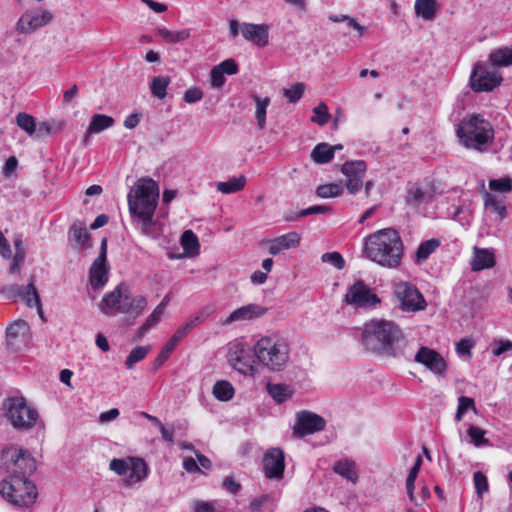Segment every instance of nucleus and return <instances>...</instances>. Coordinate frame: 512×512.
<instances>
[{
    "label": "nucleus",
    "mask_w": 512,
    "mask_h": 512,
    "mask_svg": "<svg viewBox=\"0 0 512 512\" xmlns=\"http://www.w3.org/2000/svg\"><path fill=\"white\" fill-rule=\"evenodd\" d=\"M155 33L162 37L167 43L177 44L182 43L190 37V29H183L180 31H170L166 28H157Z\"/></svg>",
    "instance_id": "obj_32"
},
{
    "label": "nucleus",
    "mask_w": 512,
    "mask_h": 512,
    "mask_svg": "<svg viewBox=\"0 0 512 512\" xmlns=\"http://www.w3.org/2000/svg\"><path fill=\"white\" fill-rule=\"evenodd\" d=\"M204 312L190 318L184 324H182L172 335L169 341L162 348L161 352L155 360L156 368L162 366L164 362L169 358L172 351L175 349L178 342H180L186 335H188L199 323L205 319Z\"/></svg>",
    "instance_id": "obj_14"
},
{
    "label": "nucleus",
    "mask_w": 512,
    "mask_h": 512,
    "mask_svg": "<svg viewBox=\"0 0 512 512\" xmlns=\"http://www.w3.org/2000/svg\"><path fill=\"white\" fill-rule=\"evenodd\" d=\"M495 265L494 254L485 248L474 247V256L471 260L473 271H481L492 268Z\"/></svg>",
    "instance_id": "obj_26"
},
{
    "label": "nucleus",
    "mask_w": 512,
    "mask_h": 512,
    "mask_svg": "<svg viewBox=\"0 0 512 512\" xmlns=\"http://www.w3.org/2000/svg\"><path fill=\"white\" fill-rule=\"evenodd\" d=\"M31 338L30 325L25 320H15L6 328V345L13 352H19L27 348Z\"/></svg>",
    "instance_id": "obj_13"
},
{
    "label": "nucleus",
    "mask_w": 512,
    "mask_h": 512,
    "mask_svg": "<svg viewBox=\"0 0 512 512\" xmlns=\"http://www.w3.org/2000/svg\"><path fill=\"white\" fill-rule=\"evenodd\" d=\"M470 409L473 410L475 413L477 412L474 399L467 396H460L458 398V408L455 415L456 421H461L463 415Z\"/></svg>",
    "instance_id": "obj_49"
},
{
    "label": "nucleus",
    "mask_w": 512,
    "mask_h": 512,
    "mask_svg": "<svg viewBox=\"0 0 512 512\" xmlns=\"http://www.w3.org/2000/svg\"><path fill=\"white\" fill-rule=\"evenodd\" d=\"M170 83L168 76H157L152 79L150 89L153 96L163 99L167 95V87Z\"/></svg>",
    "instance_id": "obj_45"
},
{
    "label": "nucleus",
    "mask_w": 512,
    "mask_h": 512,
    "mask_svg": "<svg viewBox=\"0 0 512 512\" xmlns=\"http://www.w3.org/2000/svg\"><path fill=\"white\" fill-rule=\"evenodd\" d=\"M129 461L130 475L127 478V483L131 485L144 480L148 475L147 463L142 458L138 457H129Z\"/></svg>",
    "instance_id": "obj_28"
},
{
    "label": "nucleus",
    "mask_w": 512,
    "mask_h": 512,
    "mask_svg": "<svg viewBox=\"0 0 512 512\" xmlns=\"http://www.w3.org/2000/svg\"><path fill=\"white\" fill-rule=\"evenodd\" d=\"M263 471L266 478L282 479L285 469L284 452L280 448H270L262 460Z\"/></svg>",
    "instance_id": "obj_20"
},
{
    "label": "nucleus",
    "mask_w": 512,
    "mask_h": 512,
    "mask_svg": "<svg viewBox=\"0 0 512 512\" xmlns=\"http://www.w3.org/2000/svg\"><path fill=\"white\" fill-rule=\"evenodd\" d=\"M150 351L149 346H137L131 350L126 358L125 365L127 369L133 368V366L139 361L143 360L148 352Z\"/></svg>",
    "instance_id": "obj_48"
},
{
    "label": "nucleus",
    "mask_w": 512,
    "mask_h": 512,
    "mask_svg": "<svg viewBox=\"0 0 512 512\" xmlns=\"http://www.w3.org/2000/svg\"><path fill=\"white\" fill-rule=\"evenodd\" d=\"M473 481L477 495L482 497V495L487 492L489 488L486 475L481 471H477L473 475Z\"/></svg>",
    "instance_id": "obj_55"
},
{
    "label": "nucleus",
    "mask_w": 512,
    "mask_h": 512,
    "mask_svg": "<svg viewBox=\"0 0 512 512\" xmlns=\"http://www.w3.org/2000/svg\"><path fill=\"white\" fill-rule=\"evenodd\" d=\"M343 186L341 183H329L320 185L316 189V195L320 198H331L341 195Z\"/></svg>",
    "instance_id": "obj_47"
},
{
    "label": "nucleus",
    "mask_w": 512,
    "mask_h": 512,
    "mask_svg": "<svg viewBox=\"0 0 512 512\" xmlns=\"http://www.w3.org/2000/svg\"><path fill=\"white\" fill-rule=\"evenodd\" d=\"M107 238H103L100 253L89 269V282L94 290L102 288L108 281Z\"/></svg>",
    "instance_id": "obj_16"
},
{
    "label": "nucleus",
    "mask_w": 512,
    "mask_h": 512,
    "mask_svg": "<svg viewBox=\"0 0 512 512\" xmlns=\"http://www.w3.org/2000/svg\"><path fill=\"white\" fill-rule=\"evenodd\" d=\"M16 124L29 136L35 138H42L51 135L60 131L64 127L63 121H43L37 123L32 115L25 112H20L16 115Z\"/></svg>",
    "instance_id": "obj_11"
},
{
    "label": "nucleus",
    "mask_w": 512,
    "mask_h": 512,
    "mask_svg": "<svg viewBox=\"0 0 512 512\" xmlns=\"http://www.w3.org/2000/svg\"><path fill=\"white\" fill-rule=\"evenodd\" d=\"M212 393L220 401H229L234 396V388L229 381L219 380L214 384Z\"/></svg>",
    "instance_id": "obj_39"
},
{
    "label": "nucleus",
    "mask_w": 512,
    "mask_h": 512,
    "mask_svg": "<svg viewBox=\"0 0 512 512\" xmlns=\"http://www.w3.org/2000/svg\"><path fill=\"white\" fill-rule=\"evenodd\" d=\"M326 421L320 415L303 410L297 413L293 433L297 437L314 434L325 429Z\"/></svg>",
    "instance_id": "obj_17"
},
{
    "label": "nucleus",
    "mask_w": 512,
    "mask_h": 512,
    "mask_svg": "<svg viewBox=\"0 0 512 512\" xmlns=\"http://www.w3.org/2000/svg\"><path fill=\"white\" fill-rule=\"evenodd\" d=\"M393 297L403 312H418L426 308L427 302L418 288L405 281L394 284Z\"/></svg>",
    "instance_id": "obj_10"
},
{
    "label": "nucleus",
    "mask_w": 512,
    "mask_h": 512,
    "mask_svg": "<svg viewBox=\"0 0 512 512\" xmlns=\"http://www.w3.org/2000/svg\"><path fill=\"white\" fill-rule=\"evenodd\" d=\"M181 245L187 254L191 256L199 254V240L191 230L183 232L181 236Z\"/></svg>",
    "instance_id": "obj_41"
},
{
    "label": "nucleus",
    "mask_w": 512,
    "mask_h": 512,
    "mask_svg": "<svg viewBox=\"0 0 512 512\" xmlns=\"http://www.w3.org/2000/svg\"><path fill=\"white\" fill-rule=\"evenodd\" d=\"M269 253L278 255L284 250L296 248L300 244V235L296 232H289L269 241Z\"/></svg>",
    "instance_id": "obj_24"
},
{
    "label": "nucleus",
    "mask_w": 512,
    "mask_h": 512,
    "mask_svg": "<svg viewBox=\"0 0 512 512\" xmlns=\"http://www.w3.org/2000/svg\"><path fill=\"white\" fill-rule=\"evenodd\" d=\"M68 238L71 242H75V245L79 249L89 248L91 245L90 234L85 227L74 223L71 225L68 233Z\"/></svg>",
    "instance_id": "obj_29"
},
{
    "label": "nucleus",
    "mask_w": 512,
    "mask_h": 512,
    "mask_svg": "<svg viewBox=\"0 0 512 512\" xmlns=\"http://www.w3.org/2000/svg\"><path fill=\"white\" fill-rule=\"evenodd\" d=\"M440 245L437 239H430L422 242L416 251V258L418 263L424 262Z\"/></svg>",
    "instance_id": "obj_44"
},
{
    "label": "nucleus",
    "mask_w": 512,
    "mask_h": 512,
    "mask_svg": "<svg viewBox=\"0 0 512 512\" xmlns=\"http://www.w3.org/2000/svg\"><path fill=\"white\" fill-rule=\"evenodd\" d=\"M484 205L486 208L491 209L497 213L500 220H503L507 215L506 205L503 199H499L489 192L484 194Z\"/></svg>",
    "instance_id": "obj_36"
},
{
    "label": "nucleus",
    "mask_w": 512,
    "mask_h": 512,
    "mask_svg": "<svg viewBox=\"0 0 512 512\" xmlns=\"http://www.w3.org/2000/svg\"><path fill=\"white\" fill-rule=\"evenodd\" d=\"M501 81L502 76L498 71L490 69L480 63L474 65L470 76V86L475 92L492 91L495 87L500 85Z\"/></svg>",
    "instance_id": "obj_12"
},
{
    "label": "nucleus",
    "mask_w": 512,
    "mask_h": 512,
    "mask_svg": "<svg viewBox=\"0 0 512 512\" xmlns=\"http://www.w3.org/2000/svg\"><path fill=\"white\" fill-rule=\"evenodd\" d=\"M1 458L9 474L8 477L28 478L37 468L33 456L22 449H5L2 451Z\"/></svg>",
    "instance_id": "obj_9"
},
{
    "label": "nucleus",
    "mask_w": 512,
    "mask_h": 512,
    "mask_svg": "<svg viewBox=\"0 0 512 512\" xmlns=\"http://www.w3.org/2000/svg\"><path fill=\"white\" fill-rule=\"evenodd\" d=\"M53 15L48 10L36 9L24 12L16 23V31L20 34H30L49 24Z\"/></svg>",
    "instance_id": "obj_15"
},
{
    "label": "nucleus",
    "mask_w": 512,
    "mask_h": 512,
    "mask_svg": "<svg viewBox=\"0 0 512 512\" xmlns=\"http://www.w3.org/2000/svg\"><path fill=\"white\" fill-rule=\"evenodd\" d=\"M333 471L353 483L358 480V474L355 469V462L352 460L343 459L335 462L333 465Z\"/></svg>",
    "instance_id": "obj_31"
},
{
    "label": "nucleus",
    "mask_w": 512,
    "mask_h": 512,
    "mask_svg": "<svg viewBox=\"0 0 512 512\" xmlns=\"http://www.w3.org/2000/svg\"><path fill=\"white\" fill-rule=\"evenodd\" d=\"M489 61L494 66L506 67L512 65V48L502 47L492 51Z\"/></svg>",
    "instance_id": "obj_34"
},
{
    "label": "nucleus",
    "mask_w": 512,
    "mask_h": 512,
    "mask_svg": "<svg viewBox=\"0 0 512 512\" xmlns=\"http://www.w3.org/2000/svg\"><path fill=\"white\" fill-rule=\"evenodd\" d=\"M20 298L25 301L28 307H37L40 317L44 319L40 296L33 280L26 287L23 286V294L20 295Z\"/></svg>",
    "instance_id": "obj_30"
},
{
    "label": "nucleus",
    "mask_w": 512,
    "mask_h": 512,
    "mask_svg": "<svg viewBox=\"0 0 512 512\" xmlns=\"http://www.w3.org/2000/svg\"><path fill=\"white\" fill-rule=\"evenodd\" d=\"M114 124V119L104 114H95L92 116L88 126V134L99 133Z\"/></svg>",
    "instance_id": "obj_38"
},
{
    "label": "nucleus",
    "mask_w": 512,
    "mask_h": 512,
    "mask_svg": "<svg viewBox=\"0 0 512 512\" xmlns=\"http://www.w3.org/2000/svg\"><path fill=\"white\" fill-rule=\"evenodd\" d=\"M495 343L498 346L495 349H493V355L494 356H500L503 353L512 350V341H510V340L500 339L498 341H495Z\"/></svg>",
    "instance_id": "obj_62"
},
{
    "label": "nucleus",
    "mask_w": 512,
    "mask_h": 512,
    "mask_svg": "<svg viewBox=\"0 0 512 512\" xmlns=\"http://www.w3.org/2000/svg\"><path fill=\"white\" fill-rule=\"evenodd\" d=\"M311 158L318 164L330 162L334 158L332 146L328 143L317 144L311 152Z\"/></svg>",
    "instance_id": "obj_35"
},
{
    "label": "nucleus",
    "mask_w": 512,
    "mask_h": 512,
    "mask_svg": "<svg viewBox=\"0 0 512 512\" xmlns=\"http://www.w3.org/2000/svg\"><path fill=\"white\" fill-rule=\"evenodd\" d=\"M217 66L227 75H234L238 72V65L234 59H226Z\"/></svg>",
    "instance_id": "obj_60"
},
{
    "label": "nucleus",
    "mask_w": 512,
    "mask_h": 512,
    "mask_svg": "<svg viewBox=\"0 0 512 512\" xmlns=\"http://www.w3.org/2000/svg\"><path fill=\"white\" fill-rule=\"evenodd\" d=\"M164 311L161 307H157L153 310L147 320L143 323V325L138 329L136 334V339H141L151 328H153L161 319Z\"/></svg>",
    "instance_id": "obj_42"
},
{
    "label": "nucleus",
    "mask_w": 512,
    "mask_h": 512,
    "mask_svg": "<svg viewBox=\"0 0 512 512\" xmlns=\"http://www.w3.org/2000/svg\"><path fill=\"white\" fill-rule=\"evenodd\" d=\"M0 255L5 259H10L12 257V251L9 242L0 231Z\"/></svg>",
    "instance_id": "obj_63"
},
{
    "label": "nucleus",
    "mask_w": 512,
    "mask_h": 512,
    "mask_svg": "<svg viewBox=\"0 0 512 512\" xmlns=\"http://www.w3.org/2000/svg\"><path fill=\"white\" fill-rule=\"evenodd\" d=\"M345 301L356 307H371L380 303L379 297L362 280H357L349 287Z\"/></svg>",
    "instance_id": "obj_18"
},
{
    "label": "nucleus",
    "mask_w": 512,
    "mask_h": 512,
    "mask_svg": "<svg viewBox=\"0 0 512 512\" xmlns=\"http://www.w3.org/2000/svg\"><path fill=\"white\" fill-rule=\"evenodd\" d=\"M109 468L119 476L125 475L130 468L129 457L112 459Z\"/></svg>",
    "instance_id": "obj_50"
},
{
    "label": "nucleus",
    "mask_w": 512,
    "mask_h": 512,
    "mask_svg": "<svg viewBox=\"0 0 512 512\" xmlns=\"http://www.w3.org/2000/svg\"><path fill=\"white\" fill-rule=\"evenodd\" d=\"M414 361L424 365L435 374H442L447 368L444 358L438 352L424 346L420 347Z\"/></svg>",
    "instance_id": "obj_22"
},
{
    "label": "nucleus",
    "mask_w": 512,
    "mask_h": 512,
    "mask_svg": "<svg viewBox=\"0 0 512 512\" xmlns=\"http://www.w3.org/2000/svg\"><path fill=\"white\" fill-rule=\"evenodd\" d=\"M474 343L470 339H461L456 345V351L460 355H468L471 357V349Z\"/></svg>",
    "instance_id": "obj_61"
},
{
    "label": "nucleus",
    "mask_w": 512,
    "mask_h": 512,
    "mask_svg": "<svg viewBox=\"0 0 512 512\" xmlns=\"http://www.w3.org/2000/svg\"><path fill=\"white\" fill-rule=\"evenodd\" d=\"M269 495L265 494L258 498H255L250 503V509L252 512L261 511L262 507L269 501Z\"/></svg>",
    "instance_id": "obj_64"
},
{
    "label": "nucleus",
    "mask_w": 512,
    "mask_h": 512,
    "mask_svg": "<svg viewBox=\"0 0 512 512\" xmlns=\"http://www.w3.org/2000/svg\"><path fill=\"white\" fill-rule=\"evenodd\" d=\"M257 361L271 372L283 371L290 360L288 341L276 334L262 336L253 346Z\"/></svg>",
    "instance_id": "obj_4"
},
{
    "label": "nucleus",
    "mask_w": 512,
    "mask_h": 512,
    "mask_svg": "<svg viewBox=\"0 0 512 512\" xmlns=\"http://www.w3.org/2000/svg\"><path fill=\"white\" fill-rule=\"evenodd\" d=\"M229 361L240 373L253 375L255 360L249 355L247 350L239 349L235 352V357L231 356Z\"/></svg>",
    "instance_id": "obj_25"
},
{
    "label": "nucleus",
    "mask_w": 512,
    "mask_h": 512,
    "mask_svg": "<svg viewBox=\"0 0 512 512\" xmlns=\"http://www.w3.org/2000/svg\"><path fill=\"white\" fill-rule=\"evenodd\" d=\"M225 81V73H223V71L218 68L217 65L214 66L210 72V82L212 87L219 89L225 84Z\"/></svg>",
    "instance_id": "obj_57"
},
{
    "label": "nucleus",
    "mask_w": 512,
    "mask_h": 512,
    "mask_svg": "<svg viewBox=\"0 0 512 512\" xmlns=\"http://www.w3.org/2000/svg\"><path fill=\"white\" fill-rule=\"evenodd\" d=\"M313 112L316 115L312 117V121L314 123H317L320 126H324L328 122L330 115L328 113V107L325 103L322 102L319 105H317L313 109Z\"/></svg>",
    "instance_id": "obj_53"
},
{
    "label": "nucleus",
    "mask_w": 512,
    "mask_h": 512,
    "mask_svg": "<svg viewBox=\"0 0 512 512\" xmlns=\"http://www.w3.org/2000/svg\"><path fill=\"white\" fill-rule=\"evenodd\" d=\"M305 85L302 82H297L289 89L284 90V96L292 103L297 102L303 95Z\"/></svg>",
    "instance_id": "obj_54"
},
{
    "label": "nucleus",
    "mask_w": 512,
    "mask_h": 512,
    "mask_svg": "<svg viewBox=\"0 0 512 512\" xmlns=\"http://www.w3.org/2000/svg\"><path fill=\"white\" fill-rule=\"evenodd\" d=\"M0 495L15 507L30 508L37 500L38 490L28 478L7 477L0 482Z\"/></svg>",
    "instance_id": "obj_6"
},
{
    "label": "nucleus",
    "mask_w": 512,
    "mask_h": 512,
    "mask_svg": "<svg viewBox=\"0 0 512 512\" xmlns=\"http://www.w3.org/2000/svg\"><path fill=\"white\" fill-rule=\"evenodd\" d=\"M457 135L465 147L483 151L493 140L494 132L489 121L474 115L460 123Z\"/></svg>",
    "instance_id": "obj_7"
},
{
    "label": "nucleus",
    "mask_w": 512,
    "mask_h": 512,
    "mask_svg": "<svg viewBox=\"0 0 512 512\" xmlns=\"http://www.w3.org/2000/svg\"><path fill=\"white\" fill-rule=\"evenodd\" d=\"M158 199V185L149 177L140 178L127 195L129 212L141 221V231L146 235L154 224Z\"/></svg>",
    "instance_id": "obj_3"
},
{
    "label": "nucleus",
    "mask_w": 512,
    "mask_h": 512,
    "mask_svg": "<svg viewBox=\"0 0 512 512\" xmlns=\"http://www.w3.org/2000/svg\"><path fill=\"white\" fill-rule=\"evenodd\" d=\"M361 343L372 353L390 357L402 355L405 344L404 334L393 321L385 319H372L362 328Z\"/></svg>",
    "instance_id": "obj_1"
},
{
    "label": "nucleus",
    "mask_w": 512,
    "mask_h": 512,
    "mask_svg": "<svg viewBox=\"0 0 512 512\" xmlns=\"http://www.w3.org/2000/svg\"><path fill=\"white\" fill-rule=\"evenodd\" d=\"M437 5L434 0H416L415 13L424 20H432L436 14Z\"/></svg>",
    "instance_id": "obj_37"
},
{
    "label": "nucleus",
    "mask_w": 512,
    "mask_h": 512,
    "mask_svg": "<svg viewBox=\"0 0 512 512\" xmlns=\"http://www.w3.org/2000/svg\"><path fill=\"white\" fill-rule=\"evenodd\" d=\"M331 207L327 205H314L311 207H308L306 209L300 210L296 218L305 217L309 215H315V214H330L331 213Z\"/></svg>",
    "instance_id": "obj_56"
},
{
    "label": "nucleus",
    "mask_w": 512,
    "mask_h": 512,
    "mask_svg": "<svg viewBox=\"0 0 512 512\" xmlns=\"http://www.w3.org/2000/svg\"><path fill=\"white\" fill-rule=\"evenodd\" d=\"M366 169L362 160L347 161L342 165L341 171L347 178L346 188L350 194L354 195L362 188Z\"/></svg>",
    "instance_id": "obj_19"
},
{
    "label": "nucleus",
    "mask_w": 512,
    "mask_h": 512,
    "mask_svg": "<svg viewBox=\"0 0 512 512\" xmlns=\"http://www.w3.org/2000/svg\"><path fill=\"white\" fill-rule=\"evenodd\" d=\"M268 312V308L251 303L234 310L222 323L229 325L233 322L249 321L263 317Z\"/></svg>",
    "instance_id": "obj_23"
},
{
    "label": "nucleus",
    "mask_w": 512,
    "mask_h": 512,
    "mask_svg": "<svg viewBox=\"0 0 512 512\" xmlns=\"http://www.w3.org/2000/svg\"><path fill=\"white\" fill-rule=\"evenodd\" d=\"M1 293L6 299L14 300L23 294V286L17 284L7 285L1 289Z\"/></svg>",
    "instance_id": "obj_58"
},
{
    "label": "nucleus",
    "mask_w": 512,
    "mask_h": 512,
    "mask_svg": "<svg viewBox=\"0 0 512 512\" xmlns=\"http://www.w3.org/2000/svg\"><path fill=\"white\" fill-rule=\"evenodd\" d=\"M433 189L431 187L422 188L413 185L407 190L406 203L410 205H420L421 203L431 202L433 199Z\"/></svg>",
    "instance_id": "obj_27"
},
{
    "label": "nucleus",
    "mask_w": 512,
    "mask_h": 512,
    "mask_svg": "<svg viewBox=\"0 0 512 512\" xmlns=\"http://www.w3.org/2000/svg\"><path fill=\"white\" fill-rule=\"evenodd\" d=\"M363 253L383 267L396 268L403 257V242L395 229L385 228L365 238Z\"/></svg>",
    "instance_id": "obj_2"
},
{
    "label": "nucleus",
    "mask_w": 512,
    "mask_h": 512,
    "mask_svg": "<svg viewBox=\"0 0 512 512\" xmlns=\"http://www.w3.org/2000/svg\"><path fill=\"white\" fill-rule=\"evenodd\" d=\"M3 407L15 429L27 431L36 425L39 414L36 409L27 405L24 397H9L4 401Z\"/></svg>",
    "instance_id": "obj_8"
},
{
    "label": "nucleus",
    "mask_w": 512,
    "mask_h": 512,
    "mask_svg": "<svg viewBox=\"0 0 512 512\" xmlns=\"http://www.w3.org/2000/svg\"><path fill=\"white\" fill-rule=\"evenodd\" d=\"M99 306L108 316L122 313L137 318L145 310L147 300L143 296L133 297L129 287L125 283H120L113 291L103 296Z\"/></svg>",
    "instance_id": "obj_5"
},
{
    "label": "nucleus",
    "mask_w": 512,
    "mask_h": 512,
    "mask_svg": "<svg viewBox=\"0 0 512 512\" xmlns=\"http://www.w3.org/2000/svg\"><path fill=\"white\" fill-rule=\"evenodd\" d=\"M324 263H328L335 268L341 270L345 267V260L339 252H327L321 256Z\"/></svg>",
    "instance_id": "obj_51"
},
{
    "label": "nucleus",
    "mask_w": 512,
    "mask_h": 512,
    "mask_svg": "<svg viewBox=\"0 0 512 512\" xmlns=\"http://www.w3.org/2000/svg\"><path fill=\"white\" fill-rule=\"evenodd\" d=\"M470 443L476 447L488 446L489 440L485 437L486 431L478 426L470 425L467 429Z\"/></svg>",
    "instance_id": "obj_46"
},
{
    "label": "nucleus",
    "mask_w": 512,
    "mask_h": 512,
    "mask_svg": "<svg viewBox=\"0 0 512 512\" xmlns=\"http://www.w3.org/2000/svg\"><path fill=\"white\" fill-rule=\"evenodd\" d=\"M183 98L186 103H196L203 98V92L199 88L193 86L185 91Z\"/></svg>",
    "instance_id": "obj_59"
},
{
    "label": "nucleus",
    "mask_w": 512,
    "mask_h": 512,
    "mask_svg": "<svg viewBox=\"0 0 512 512\" xmlns=\"http://www.w3.org/2000/svg\"><path fill=\"white\" fill-rule=\"evenodd\" d=\"M253 100L256 104L255 117L257 120V125L259 129L263 130L266 127V113L270 104V98H260L259 96L254 95Z\"/></svg>",
    "instance_id": "obj_40"
},
{
    "label": "nucleus",
    "mask_w": 512,
    "mask_h": 512,
    "mask_svg": "<svg viewBox=\"0 0 512 512\" xmlns=\"http://www.w3.org/2000/svg\"><path fill=\"white\" fill-rule=\"evenodd\" d=\"M270 26L268 24H254L244 22L241 24L243 38L258 47H265L269 44Z\"/></svg>",
    "instance_id": "obj_21"
},
{
    "label": "nucleus",
    "mask_w": 512,
    "mask_h": 512,
    "mask_svg": "<svg viewBox=\"0 0 512 512\" xmlns=\"http://www.w3.org/2000/svg\"><path fill=\"white\" fill-rule=\"evenodd\" d=\"M489 188L493 191L508 193L512 191V180L510 178H499L490 180Z\"/></svg>",
    "instance_id": "obj_52"
},
{
    "label": "nucleus",
    "mask_w": 512,
    "mask_h": 512,
    "mask_svg": "<svg viewBox=\"0 0 512 512\" xmlns=\"http://www.w3.org/2000/svg\"><path fill=\"white\" fill-rule=\"evenodd\" d=\"M246 185V177L240 175L238 177L229 178L225 182H218L216 184L217 190L223 194H232L241 191Z\"/></svg>",
    "instance_id": "obj_33"
},
{
    "label": "nucleus",
    "mask_w": 512,
    "mask_h": 512,
    "mask_svg": "<svg viewBox=\"0 0 512 512\" xmlns=\"http://www.w3.org/2000/svg\"><path fill=\"white\" fill-rule=\"evenodd\" d=\"M267 390L277 403H283L292 396L291 390L285 384H268Z\"/></svg>",
    "instance_id": "obj_43"
}]
</instances>
